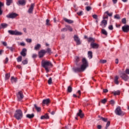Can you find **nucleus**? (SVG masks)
Here are the masks:
<instances>
[{"label":"nucleus","instance_id":"680f3d73","mask_svg":"<svg viewBox=\"0 0 129 129\" xmlns=\"http://www.w3.org/2000/svg\"><path fill=\"white\" fill-rule=\"evenodd\" d=\"M32 58H37V54H33L32 55Z\"/></svg>","mask_w":129,"mask_h":129},{"label":"nucleus","instance_id":"6e6552de","mask_svg":"<svg viewBox=\"0 0 129 129\" xmlns=\"http://www.w3.org/2000/svg\"><path fill=\"white\" fill-rule=\"evenodd\" d=\"M7 18L8 19H15V18H16V17H18V14L16 13H10L8 15L6 16Z\"/></svg>","mask_w":129,"mask_h":129},{"label":"nucleus","instance_id":"338daca9","mask_svg":"<svg viewBox=\"0 0 129 129\" xmlns=\"http://www.w3.org/2000/svg\"><path fill=\"white\" fill-rule=\"evenodd\" d=\"M78 94H79V95H81V91L80 90H78L77 92Z\"/></svg>","mask_w":129,"mask_h":129},{"label":"nucleus","instance_id":"bf43d9fd","mask_svg":"<svg viewBox=\"0 0 129 129\" xmlns=\"http://www.w3.org/2000/svg\"><path fill=\"white\" fill-rule=\"evenodd\" d=\"M103 91L104 93H106L108 92V90H107V89H103Z\"/></svg>","mask_w":129,"mask_h":129},{"label":"nucleus","instance_id":"39448f33","mask_svg":"<svg viewBox=\"0 0 129 129\" xmlns=\"http://www.w3.org/2000/svg\"><path fill=\"white\" fill-rule=\"evenodd\" d=\"M8 33H9L10 35H15V36H21L23 35L22 32L14 30H9Z\"/></svg>","mask_w":129,"mask_h":129},{"label":"nucleus","instance_id":"de8ad7c7","mask_svg":"<svg viewBox=\"0 0 129 129\" xmlns=\"http://www.w3.org/2000/svg\"><path fill=\"white\" fill-rule=\"evenodd\" d=\"M106 101H107L106 99H103L101 100V102L103 103V104H105V103H106Z\"/></svg>","mask_w":129,"mask_h":129},{"label":"nucleus","instance_id":"7c9ffc66","mask_svg":"<svg viewBox=\"0 0 129 129\" xmlns=\"http://www.w3.org/2000/svg\"><path fill=\"white\" fill-rule=\"evenodd\" d=\"M12 4H13V0H6L7 6H11Z\"/></svg>","mask_w":129,"mask_h":129},{"label":"nucleus","instance_id":"4be33fe9","mask_svg":"<svg viewBox=\"0 0 129 129\" xmlns=\"http://www.w3.org/2000/svg\"><path fill=\"white\" fill-rule=\"evenodd\" d=\"M11 81L12 83H17L18 81V78H14V77H12L11 78Z\"/></svg>","mask_w":129,"mask_h":129},{"label":"nucleus","instance_id":"dca6fc26","mask_svg":"<svg viewBox=\"0 0 129 129\" xmlns=\"http://www.w3.org/2000/svg\"><path fill=\"white\" fill-rule=\"evenodd\" d=\"M77 116H80L81 118H83V117H84V114L82 113V110L81 109H80L79 110V112L77 113Z\"/></svg>","mask_w":129,"mask_h":129},{"label":"nucleus","instance_id":"4d7b16f0","mask_svg":"<svg viewBox=\"0 0 129 129\" xmlns=\"http://www.w3.org/2000/svg\"><path fill=\"white\" fill-rule=\"evenodd\" d=\"M26 41L28 43H32V39H26Z\"/></svg>","mask_w":129,"mask_h":129},{"label":"nucleus","instance_id":"79ce46f5","mask_svg":"<svg viewBox=\"0 0 129 129\" xmlns=\"http://www.w3.org/2000/svg\"><path fill=\"white\" fill-rule=\"evenodd\" d=\"M1 26L2 28H3V29H5V28H7V27H8V24L6 23H2L1 24Z\"/></svg>","mask_w":129,"mask_h":129},{"label":"nucleus","instance_id":"ddd939ff","mask_svg":"<svg viewBox=\"0 0 129 129\" xmlns=\"http://www.w3.org/2000/svg\"><path fill=\"white\" fill-rule=\"evenodd\" d=\"M90 46L93 49H98L99 48V44L94 42L91 43Z\"/></svg>","mask_w":129,"mask_h":129},{"label":"nucleus","instance_id":"6ab92c4d","mask_svg":"<svg viewBox=\"0 0 129 129\" xmlns=\"http://www.w3.org/2000/svg\"><path fill=\"white\" fill-rule=\"evenodd\" d=\"M63 20L64 21V22H66V23H67L68 24H73V23H74V21H73V20L68 19L66 18H63Z\"/></svg>","mask_w":129,"mask_h":129},{"label":"nucleus","instance_id":"e433bc0d","mask_svg":"<svg viewBox=\"0 0 129 129\" xmlns=\"http://www.w3.org/2000/svg\"><path fill=\"white\" fill-rule=\"evenodd\" d=\"M76 65H78V62H79V61H80V58H79V57L78 56H77L76 57Z\"/></svg>","mask_w":129,"mask_h":129},{"label":"nucleus","instance_id":"a19ab883","mask_svg":"<svg viewBox=\"0 0 129 129\" xmlns=\"http://www.w3.org/2000/svg\"><path fill=\"white\" fill-rule=\"evenodd\" d=\"M109 125H110V121H108L106 123V126L105 127V129H107Z\"/></svg>","mask_w":129,"mask_h":129},{"label":"nucleus","instance_id":"9d476101","mask_svg":"<svg viewBox=\"0 0 129 129\" xmlns=\"http://www.w3.org/2000/svg\"><path fill=\"white\" fill-rule=\"evenodd\" d=\"M74 39L75 40V41L76 42L77 45H81V41H80V39L78 37L77 35H75L74 36Z\"/></svg>","mask_w":129,"mask_h":129},{"label":"nucleus","instance_id":"b1692460","mask_svg":"<svg viewBox=\"0 0 129 129\" xmlns=\"http://www.w3.org/2000/svg\"><path fill=\"white\" fill-rule=\"evenodd\" d=\"M4 5L5 4L3 3L0 2V16H2V15H3V10H2V8H3Z\"/></svg>","mask_w":129,"mask_h":129},{"label":"nucleus","instance_id":"c03bdc74","mask_svg":"<svg viewBox=\"0 0 129 129\" xmlns=\"http://www.w3.org/2000/svg\"><path fill=\"white\" fill-rule=\"evenodd\" d=\"M48 83L50 85L52 84V78H49L48 80Z\"/></svg>","mask_w":129,"mask_h":129},{"label":"nucleus","instance_id":"393cba45","mask_svg":"<svg viewBox=\"0 0 129 129\" xmlns=\"http://www.w3.org/2000/svg\"><path fill=\"white\" fill-rule=\"evenodd\" d=\"M88 56L89 59H92V57L93 56L92 54V51H89L88 52Z\"/></svg>","mask_w":129,"mask_h":129},{"label":"nucleus","instance_id":"7ed1b4c3","mask_svg":"<svg viewBox=\"0 0 129 129\" xmlns=\"http://www.w3.org/2000/svg\"><path fill=\"white\" fill-rule=\"evenodd\" d=\"M14 116L16 119L20 120V119H22L23 117V112L20 109H17L16 110Z\"/></svg>","mask_w":129,"mask_h":129},{"label":"nucleus","instance_id":"c85d7f7f","mask_svg":"<svg viewBox=\"0 0 129 129\" xmlns=\"http://www.w3.org/2000/svg\"><path fill=\"white\" fill-rule=\"evenodd\" d=\"M98 117L99 118H100V119L101 120H102L103 121H104L105 122H107V118H103V117L100 116V115H98Z\"/></svg>","mask_w":129,"mask_h":129},{"label":"nucleus","instance_id":"aec40b11","mask_svg":"<svg viewBox=\"0 0 129 129\" xmlns=\"http://www.w3.org/2000/svg\"><path fill=\"white\" fill-rule=\"evenodd\" d=\"M118 76H116L114 77V82L115 83V84H116L117 85H118L119 84V82H118Z\"/></svg>","mask_w":129,"mask_h":129},{"label":"nucleus","instance_id":"f8f14e48","mask_svg":"<svg viewBox=\"0 0 129 129\" xmlns=\"http://www.w3.org/2000/svg\"><path fill=\"white\" fill-rule=\"evenodd\" d=\"M51 102V101L49 98H47L46 99H44L42 101V104L43 105H49L50 104V103Z\"/></svg>","mask_w":129,"mask_h":129},{"label":"nucleus","instance_id":"423d86ee","mask_svg":"<svg viewBox=\"0 0 129 129\" xmlns=\"http://www.w3.org/2000/svg\"><path fill=\"white\" fill-rule=\"evenodd\" d=\"M17 97L19 101L22 100L23 98H24V94H23V91H20L18 93L16 94Z\"/></svg>","mask_w":129,"mask_h":129},{"label":"nucleus","instance_id":"0e129e2a","mask_svg":"<svg viewBox=\"0 0 129 129\" xmlns=\"http://www.w3.org/2000/svg\"><path fill=\"white\" fill-rule=\"evenodd\" d=\"M41 119H46V117H45V115H43L41 116Z\"/></svg>","mask_w":129,"mask_h":129},{"label":"nucleus","instance_id":"864d4df0","mask_svg":"<svg viewBox=\"0 0 129 129\" xmlns=\"http://www.w3.org/2000/svg\"><path fill=\"white\" fill-rule=\"evenodd\" d=\"M86 11H87V12H89V11H90L91 10V7L90 6H87L86 8Z\"/></svg>","mask_w":129,"mask_h":129},{"label":"nucleus","instance_id":"2f4dec72","mask_svg":"<svg viewBox=\"0 0 129 129\" xmlns=\"http://www.w3.org/2000/svg\"><path fill=\"white\" fill-rule=\"evenodd\" d=\"M67 29L70 31V32H72V31H73V29L72 28V27H71V26H69V25H67L66 26Z\"/></svg>","mask_w":129,"mask_h":129},{"label":"nucleus","instance_id":"0eeeda50","mask_svg":"<svg viewBox=\"0 0 129 129\" xmlns=\"http://www.w3.org/2000/svg\"><path fill=\"white\" fill-rule=\"evenodd\" d=\"M112 12L109 13L108 11H106L104 13V16L103 17V20H105V19H108V17H112Z\"/></svg>","mask_w":129,"mask_h":129},{"label":"nucleus","instance_id":"2eb2a0df","mask_svg":"<svg viewBox=\"0 0 129 129\" xmlns=\"http://www.w3.org/2000/svg\"><path fill=\"white\" fill-rule=\"evenodd\" d=\"M122 30L124 32V33H128L129 32V26L128 25H124L122 27Z\"/></svg>","mask_w":129,"mask_h":129},{"label":"nucleus","instance_id":"72a5a7b5","mask_svg":"<svg viewBox=\"0 0 129 129\" xmlns=\"http://www.w3.org/2000/svg\"><path fill=\"white\" fill-rule=\"evenodd\" d=\"M17 62H22V60H23V57L22 56H19L17 58Z\"/></svg>","mask_w":129,"mask_h":129},{"label":"nucleus","instance_id":"4c0bfd02","mask_svg":"<svg viewBox=\"0 0 129 129\" xmlns=\"http://www.w3.org/2000/svg\"><path fill=\"white\" fill-rule=\"evenodd\" d=\"M45 51H46V53H48L49 54H50L52 53L51 48H47Z\"/></svg>","mask_w":129,"mask_h":129},{"label":"nucleus","instance_id":"e2e57ef3","mask_svg":"<svg viewBox=\"0 0 129 129\" xmlns=\"http://www.w3.org/2000/svg\"><path fill=\"white\" fill-rule=\"evenodd\" d=\"M8 61H9V58L6 57L5 59V64H7V63H8Z\"/></svg>","mask_w":129,"mask_h":129},{"label":"nucleus","instance_id":"a878e982","mask_svg":"<svg viewBox=\"0 0 129 129\" xmlns=\"http://www.w3.org/2000/svg\"><path fill=\"white\" fill-rule=\"evenodd\" d=\"M34 107L36 110L37 111V112H40V111H41V107H38V106H37V104H34Z\"/></svg>","mask_w":129,"mask_h":129},{"label":"nucleus","instance_id":"5fc2aeb1","mask_svg":"<svg viewBox=\"0 0 129 129\" xmlns=\"http://www.w3.org/2000/svg\"><path fill=\"white\" fill-rule=\"evenodd\" d=\"M44 116L45 117V119H49V115L48 114V113H46L44 115Z\"/></svg>","mask_w":129,"mask_h":129},{"label":"nucleus","instance_id":"cd10ccee","mask_svg":"<svg viewBox=\"0 0 129 129\" xmlns=\"http://www.w3.org/2000/svg\"><path fill=\"white\" fill-rule=\"evenodd\" d=\"M101 33L103 35H104V36H107L108 35L107 31H106L104 29H101Z\"/></svg>","mask_w":129,"mask_h":129},{"label":"nucleus","instance_id":"c756f323","mask_svg":"<svg viewBox=\"0 0 129 129\" xmlns=\"http://www.w3.org/2000/svg\"><path fill=\"white\" fill-rule=\"evenodd\" d=\"M112 94H114V95L116 96V95H119V94H120V91H119V90L116 91H114L112 92Z\"/></svg>","mask_w":129,"mask_h":129},{"label":"nucleus","instance_id":"f257e3e1","mask_svg":"<svg viewBox=\"0 0 129 129\" xmlns=\"http://www.w3.org/2000/svg\"><path fill=\"white\" fill-rule=\"evenodd\" d=\"M82 64L81 66V68H73V71L75 73L77 72H83L88 67V62L86 58H83L82 60Z\"/></svg>","mask_w":129,"mask_h":129},{"label":"nucleus","instance_id":"8fccbe9b","mask_svg":"<svg viewBox=\"0 0 129 129\" xmlns=\"http://www.w3.org/2000/svg\"><path fill=\"white\" fill-rule=\"evenodd\" d=\"M68 31V29L67 28H63L61 29V32H67Z\"/></svg>","mask_w":129,"mask_h":129},{"label":"nucleus","instance_id":"37998d69","mask_svg":"<svg viewBox=\"0 0 129 129\" xmlns=\"http://www.w3.org/2000/svg\"><path fill=\"white\" fill-rule=\"evenodd\" d=\"M6 48H7V49H10V51H11V52H13V51H14V50H15V48H14V47H9V46H7L6 47Z\"/></svg>","mask_w":129,"mask_h":129},{"label":"nucleus","instance_id":"1a4fd4ad","mask_svg":"<svg viewBox=\"0 0 129 129\" xmlns=\"http://www.w3.org/2000/svg\"><path fill=\"white\" fill-rule=\"evenodd\" d=\"M46 54V51L44 49L40 50L38 52V56L39 58H43L44 56Z\"/></svg>","mask_w":129,"mask_h":129},{"label":"nucleus","instance_id":"3c124183","mask_svg":"<svg viewBox=\"0 0 129 129\" xmlns=\"http://www.w3.org/2000/svg\"><path fill=\"white\" fill-rule=\"evenodd\" d=\"M46 26H50V20L49 19L46 20Z\"/></svg>","mask_w":129,"mask_h":129},{"label":"nucleus","instance_id":"a18cd8bd","mask_svg":"<svg viewBox=\"0 0 129 129\" xmlns=\"http://www.w3.org/2000/svg\"><path fill=\"white\" fill-rule=\"evenodd\" d=\"M114 18L117 19V20H119V19H120V17L119 16V15L118 14H116L114 16Z\"/></svg>","mask_w":129,"mask_h":129},{"label":"nucleus","instance_id":"f704fd0d","mask_svg":"<svg viewBox=\"0 0 129 129\" xmlns=\"http://www.w3.org/2000/svg\"><path fill=\"white\" fill-rule=\"evenodd\" d=\"M11 77V76L10 75V74H6L5 75V80H8V79H10V77Z\"/></svg>","mask_w":129,"mask_h":129},{"label":"nucleus","instance_id":"ea45409f","mask_svg":"<svg viewBox=\"0 0 129 129\" xmlns=\"http://www.w3.org/2000/svg\"><path fill=\"white\" fill-rule=\"evenodd\" d=\"M68 92H69L70 93L72 92V87L70 86L68 88Z\"/></svg>","mask_w":129,"mask_h":129},{"label":"nucleus","instance_id":"49530a36","mask_svg":"<svg viewBox=\"0 0 129 129\" xmlns=\"http://www.w3.org/2000/svg\"><path fill=\"white\" fill-rule=\"evenodd\" d=\"M121 22L123 24H126V19L125 18L122 19Z\"/></svg>","mask_w":129,"mask_h":129},{"label":"nucleus","instance_id":"bb28decb","mask_svg":"<svg viewBox=\"0 0 129 129\" xmlns=\"http://www.w3.org/2000/svg\"><path fill=\"white\" fill-rule=\"evenodd\" d=\"M35 116V114H28L26 115V117H27V118H34V117Z\"/></svg>","mask_w":129,"mask_h":129},{"label":"nucleus","instance_id":"4468645a","mask_svg":"<svg viewBox=\"0 0 129 129\" xmlns=\"http://www.w3.org/2000/svg\"><path fill=\"white\" fill-rule=\"evenodd\" d=\"M35 7V4H31L30 8L28 9V13L29 14H33L34 11V7Z\"/></svg>","mask_w":129,"mask_h":129},{"label":"nucleus","instance_id":"09e8293b","mask_svg":"<svg viewBox=\"0 0 129 129\" xmlns=\"http://www.w3.org/2000/svg\"><path fill=\"white\" fill-rule=\"evenodd\" d=\"M100 63H102V64H104V63H106L107 61L106 59H101L100 60Z\"/></svg>","mask_w":129,"mask_h":129},{"label":"nucleus","instance_id":"5701e85b","mask_svg":"<svg viewBox=\"0 0 129 129\" xmlns=\"http://www.w3.org/2000/svg\"><path fill=\"white\" fill-rule=\"evenodd\" d=\"M88 43H94V42H95V39L90 37L88 38Z\"/></svg>","mask_w":129,"mask_h":129},{"label":"nucleus","instance_id":"9b49d317","mask_svg":"<svg viewBox=\"0 0 129 129\" xmlns=\"http://www.w3.org/2000/svg\"><path fill=\"white\" fill-rule=\"evenodd\" d=\"M120 78L124 80V81H127L129 79V77L127 76V75L122 73L121 75L120 76Z\"/></svg>","mask_w":129,"mask_h":129},{"label":"nucleus","instance_id":"774afa93","mask_svg":"<svg viewBox=\"0 0 129 129\" xmlns=\"http://www.w3.org/2000/svg\"><path fill=\"white\" fill-rule=\"evenodd\" d=\"M125 72H126V74H129V69H126L125 70Z\"/></svg>","mask_w":129,"mask_h":129},{"label":"nucleus","instance_id":"f03ea898","mask_svg":"<svg viewBox=\"0 0 129 129\" xmlns=\"http://www.w3.org/2000/svg\"><path fill=\"white\" fill-rule=\"evenodd\" d=\"M41 64L43 68H44L45 70L46 71V73H48L49 72V68L48 66H52V63L50 61H46L43 60L41 61Z\"/></svg>","mask_w":129,"mask_h":129},{"label":"nucleus","instance_id":"20e7f679","mask_svg":"<svg viewBox=\"0 0 129 129\" xmlns=\"http://www.w3.org/2000/svg\"><path fill=\"white\" fill-rule=\"evenodd\" d=\"M114 112L116 115H119L120 116H123V115H124V112L121 110V108L119 106H118L116 108Z\"/></svg>","mask_w":129,"mask_h":129},{"label":"nucleus","instance_id":"6e6d98bb","mask_svg":"<svg viewBox=\"0 0 129 129\" xmlns=\"http://www.w3.org/2000/svg\"><path fill=\"white\" fill-rule=\"evenodd\" d=\"M108 29L109 30H110L111 31H112V30H113V26L112 25H109L108 26Z\"/></svg>","mask_w":129,"mask_h":129},{"label":"nucleus","instance_id":"69168bd1","mask_svg":"<svg viewBox=\"0 0 129 129\" xmlns=\"http://www.w3.org/2000/svg\"><path fill=\"white\" fill-rule=\"evenodd\" d=\"M102 126H101V125H97V128H98V129H101V128H102Z\"/></svg>","mask_w":129,"mask_h":129},{"label":"nucleus","instance_id":"052dcab7","mask_svg":"<svg viewBox=\"0 0 129 129\" xmlns=\"http://www.w3.org/2000/svg\"><path fill=\"white\" fill-rule=\"evenodd\" d=\"M2 44H3V45L4 46H8V44L6 42H2Z\"/></svg>","mask_w":129,"mask_h":129},{"label":"nucleus","instance_id":"412c9836","mask_svg":"<svg viewBox=\"0 0 129 129\" xmlns=\"http://www.w3.org/2000/svg\"><path fill=\"white\" fill-rule=\"evenodd\" d=\"M106 25H107V21L104 19L101 21L100 26H104V28H105V27H106Z\"/></svg>","mask_w":129,"mask_h":129},{"label":"nucleus","instance_id":"a211bd4d","mask_svg":"<svg viewBox=\"0 0 129 129\" xmlns=\"http://www.w3.org/2000/svg\"><path fill=\"white\" fill-rule=\"evenodd\" d=\"M19 6H25L26 5V1L25 0H19L18 4H17Z\"/></svg>","mask_w":129,"mask_h":129},{"label":"nucleus","instance_id":"f3484780","mask_svg":"<svg viewBox=\"0 0 129 129\" xmlns=\"http://www.w3.org/2000/svg\"><path fill=\"white\" fill-rule=\"evenodd\" d=\"M20 54L21 56H23V57H26V56H27V49L23 48L20 52Z\"/></svg>","mask_w":129,"mask_h":129},{"label":"nucleus","instance_id":"c9c22d12","mask_svg":"<svg viewBox=\"0 0 129 129\" xmlns=\"http://www.w3.org/2000/svg\"><path fill=\"white\" fill-rule=\"evenodd\" d=\"M22 63L23 65L27 64L28 63V58H25V60H23Z\"/></svg>","mask_w":129,"mask_h":129},{"label":"nucleus","instance_id":"13d9d810","mask_svg":"<svg viewBox=\"0 0 129 129\" xmlns=\"http://www.w3.org/2000/svg\"><path fill=\"white\" fill-rule=\"evenodd\" d=\"M93 19H95V20H97V15H94L92 16Z\"/></svg>","mask_w":129,"mask_h":129},{"label":"nucleus","instance_id":"603ef678","mask_svg":"<svg viewBox=\"0 0 129 129\" xmlns=\"http://www.w3.org/2000/svg\"><path fill=\"white\" fill-rule=\"evenodd\" d=\"M78 16H82L83 15V11H80L79 12L77 13Z\"/></svg>","mask_w":129,"mask_h":129},{"label":"nucleus","instance_id":"473e14b6","mask_svg":"<svg viewBox=\"0 0 129 129\" xmlns=\"http://www.w3.org/2000/svg\"><path fill=\"white\" fill-rule=\"evenodd\" d=\"M41 48V44H37L34 47V50H39Z\"/></svg>","mask_w":129,"mask_h":129},{"label":"nucleus","instance_id":"58836bf2","mask_svg":"<svg viewBox=\"0 0 129 129\" xmlns=\"http://www.w3.org/2000/svg\"><path fill=\"white\" fill-rule=\"evenodd\" d=\"M109 102H110V104H111L112 105V106H113V105H114V104H115V102L113 100H111L109 101Z\"/></svg>","mask_w":129,"mask_h":129}]
</instances>
